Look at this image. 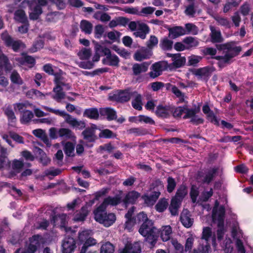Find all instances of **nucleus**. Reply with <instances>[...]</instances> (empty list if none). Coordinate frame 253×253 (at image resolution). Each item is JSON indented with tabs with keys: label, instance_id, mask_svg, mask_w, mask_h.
Masks as SVG:
<instances>
[{
	"label": "nucleus",
	"instance_id": "nucleus-43",
	"mask_svg": "<svg viewBox=\"0 0 253 253\" xmlns=\"http://www.w3.org/2000/svg\"><path fill=\"white\" fill-rule=\"evenodd\" d=\"M32 10L29 14V18L32 20H38L42 13V8L40 5H35Z\"/></svg>",
	"mask_w": 253,
	"mask_h": 253
},
{
	"label": "nucleus",
	"instance_id": "nucleus-44",
	"mask_svg": "<svg viewBox=\"0 0 253 253\" xmlns=\"http://www.w3.org/2000/svg\"><path fill=\"white\" fill-rule=\"evenodd\" d=\"M115 247L109 242L103 243L100 250V253H114Z\"/></svg>",
	"mask_w": 253,
	"mask_h": 253
},
{
	"label": "nucleus",
	"instance_id": "nucleus-30",
	"mask_svg": "<svg viewBox=\"0 0 253 253\" xmlns=\"http://www.w3.org/2000/svg\"><path fill=\"white\" fill-rule=\"evenodd\" d=\"M17 61L22 65L29 64L30 67H33L36 64L35 59L32 56L26 54H23V57L18 58Z\"/></svg>",
	"mask_w": 253,
	"mask_h": 253
},
{
	"label": "nucleus",
	"instance_id": "nucleus-60",
	"mask_svg": "<svg viewBox=\"0 0 253 253\" xmlns=\"http://www.w3.org/2000/svg\"><path fill=\"white\" fill-rule=\"evenodd\" d=\"M44 109L47 111H48L50 113H54L56 115H59L63 118H68V115H70L69 114H67L64 111H60L59 110H56L47 106H44L43 107Z\"/></svg>",
	"mask_w": 253,
	"mask_h": 253
},
{
	"label": "nucleus",
	"instance_id": "nucleus-20",
	"mask_svg": "<svg viewBox=\"0 0 253 253\" xmlns=\"http://www.w3.org/2000/svg\"><path fill=\"white\" fill-rule=\"evenodd\" d=\"M67 215L66 214L62 213L52 216L51 222L54 226L58 225L61 228H65L67 223Z\"/></svg>",
	"mask_w": 253,
	"mask_h": 253
},
{
	"label": "nucleus",
	"instance_id": "nucleus-50",
	"mask_svg": "<svg viewBox=\"0 0 253 253\" xmlns=\"http://www.w3.org/2000/svg\"><path fill=\"white\" fill-rule=\"evenodd\" d=\"M136 96L134 100L132 101V106L136 110L140 111L142 109L141 95L140 94H135Z\"/></svg>",
	"mask_w": 253,
	"mask_h": 253
},
{
	"label": "nucleus",
	"instance_id": "nucleus-19",
	"mask_svg": "<svg viewBox=\"0 0 253 253\" xmlns=\"http://www.w3.org/2000/svg\"><path fill=\"white\" fill-rule=\"evenodd\" d=\"M186 61L185 57L181 56L180 53H176V56L173 59H172V62L168 64V67L170 69L179 68L185 65Z\"/></svg>",
	"mask_w": 253,
	"mask_h": 253
},
{
	"label": "nucleus",
	"instance_id": "nucleus-14",
	"mask_svg": "<svg viewBox=\"0 0 253 253\" xmlns=\"http://www.w3.org/2000/svg\"><path fill=\"white\" fill-rule=\"evenodd\" d=\"M152 55L151 50L145 47H142L139 50H137L134 54V59L137 61H141L144 59L150 58Z\"/></svg>",
	"mask_w": 253,
	"mask_h": 253
},
{
	"label": "nucleus",
	"instance_id": "nucleus-56",
	"mask_svg": "<svg viewBox=\"0 0 253 253\" xmlns=\"http://www.w3.org/2000/svg\"><path fill=\"white\" fill-rule=\"evenodd\" d=\"M166 85L167 86V88H168V86H171L172 92L177 97L181 98L180 99L181 102L184 101V94L179 89L177 86L174 85H172L169 83L167 84Z\"/></svg>",
	"mask_w": 253,
	"mask_h": 253
},
{
	"label": "nucleus",
	"instance_id": "nucleus-59",
	"mask_svg": "<svg viewBox=\"0 0 253 253\" xmlns=\"http://www.w3.org/2000/svg\"><path fill=\"white\" fill-rule=\"evenodd\" d=\"M91 54V49L86 48H83L78 54L81 60H88L90 57Z\"/></svg>",
	"mask_w": 253,
	"mask_h": 253
},
{
	"label": "nucleus",
	"instance_id": "nucleus-1",
	"mask_svg": "<svg viewBox=\"0 0 253 253\" xmlns=\"http://www.w3.org/2000/svg\"><path fill=\"white\" fill-rule=\"evenodd\" d=\"M136 218L138 223H142L138 230L139 234L145 238V241L150 244L151 248L154 247L158 236L153 221L150 219L144 211L138 213Z\"/></svg>",
	"mask_w": 253,
	"mask_h": 253
},
{
	"label": "nucleus",
	"instance_id": "nucleus-5",
	"mask_svg": "<svg viewBox=\"0 0 253 253\" xmlns=\"http://www.w3.org/2000/svg\"><path fill=\"white\" fill-rule=\"evenodd\" d=\"M54 83L55 86L53 88V91L55 93V96L53 97L55 99H62L64 98L65 94L63 91L62 85L65 83L63 82L64 78L58 73L54 75Z\"/></svg>",
	"mask_w": 253,
	"mask_h": 253
},
{
	"label": "nucleus",
	"instance_id": "nucleus-48",
	"mask_svg": "<svg viewBox=\"0 0 253 253\" xmlns=\"http://www.w3.org/2000/svg\"><path fill=\"white\" fill-rule=\"evenodd\" d=\"M202 58L201 56L192 54L188 57L187 66L196 67L202 60Z\"/></svg>",
	"mask_w": 253,
	"mask_h": 253
},
{
	"label": "nucleus",
	"instance_id": "nucleus-32",
	"mask_svg": "<svg viewBox=\"0 0 253 253\" xmlns=\"http://www.w3.org/2000/svg\"><path fill=\"white\" fill-rule=\"evenodd\" d=\"M122 201V197L119 194H117L114 197L108 196L104 199V203H106L108 206H116Z\"/></svg>",
	"mask_w": 253,
	"mask_h": 253
},
{
	"label": "nucleus",
	"instance_id": "nucleus-13",
	"mask_svg": "<svg viewBox=\"0 0 253 253\" xmlns=\"http://www.w3.org/2000/svg\"><path fill=\"white\" fill-rule=\"evenodd\" d=\"M34 149V152L37 155V158L38 159L39 162L42 166L45 167L49 164L51 159L47 156L46 154L42 149L37 146H35Z\"/></svg>",
	"mask_w": 253,
	"mask_h": 253
},
{
	"label": "nucleus",
	"instance_id": "nucleus-49",
	"mask_svg": "<svg viewBox=\"0 0 253 253\" xmlns=\"http://www.w3.org/2000/svg\"><path fill=\"white\" fill-rule=\"evenodd\" d=\"M75 150V146L74 144L71 142H67L66 143L64 150L65 154L68 157H74L75 154L74 153Z\"/></svg>",
	"mask_w": 253,
	"mask_h": 253
},
{
	"label": "nucleus",
	"instance_id": "nucleus-24",
	"mask_svg": "<svg viewBox=\"0 0 253 253\" xmlns=\"http://www.w3.org/2000/svg\"><path fill=\"white\" fill-rule=\"evenodd\" d=\"M90 211V209H87L86 206H83L75 214L74 220L77 222L84 221Z\"/></svg>",
	"mask_w": 253,
	"mask_h": 253
},
{
	"label": "nucleus",
	"instance_id": "nucleus-8",
	"mask_svg": "<svg viewBox=\"0 0 253 253\" xmlns=\"http://www.w3.org/2000/svg\"><path fill=\"white\" fill-rule=\"evenodd\" d=\"M168 68V63L167 61H159L155 62L151 67L152 71L149 75L152 78H155L162 75L164 70Z\"/></svg>",
	"mask_w": 253,
	"mask_h": 253
},
{
	"label": "nucleus",
	"instance_id": "nucleus-58",
	"mask_svg": "<svg viewBox=\"0 0 253 253\" xmlns=\"http://www.w3.org/2000/svg\"><path fill=\"white\" fill-rule=\"evenodd\" d=\"M24 167V163L23 159H14L12 163V169H15L21 172L23 168Z\"/></svg>",
	"mask_w": 253,
	"mask_h": 253
},
{
	"label": "nucleus",
	"instance_id": "nucleus-46",
	"mask_svg": "<svg viewBox=\"0 0 253 253\" xmlns=\"http://www.w3.org/2000/svg\"><path fill=\"white\" fill-rule=\"evenodd\" d=\"M173 43L172 41L166 37L161 40L160 46L164 50H170L172 48Z\"/></svg>",
	"mask_w": 253,
	"mask_h": 253
},
{
	"label": "nucleus",
	"instance_id": "nucleus-15",
	"mask_svg": "<svg viewBox=\"0 0 253 253\" xmlns=\"http://www.w3.org/2000/svg\"><path fill=\"white\" fill-rule=\"evenodd\" d=\"M140 196V194L135 190L129 191L126 195L123 200V202L126 206L131 204L134 205L136 203L138 198Z\"/></svg>",
	"mask_w": 253,
	"mask_h": 253
},
{
	"label": "nucleus",
	"instance_id": "nucleus-6",
	"mask_svg": "<svg viewBox=\"0 0 253 253\" xmlns=\"http://www.w3.org/2000/svg\"><path fill=\"white\" fill-rule=\"evenodd\" d=\"M192 73L206 82H207L211 76V73L214 71V68L209 66L198 69H192Z\"/></svg>",
	"mask_w": 253,
	"mask_h": 253
},
{
	"label": "nucleus",
	"instance_id": "nucleus-9",
	"mask_svg": "<svg viewBox=\"0 0 253 253\" xmlns=\"http://www.w3.org/2000/svg\"><path fill=\"white\" fill-rule=\"evenodd\" d=\"M97 129V126L93 124H91L90 126L85 127L82 132L84 139L87 142H94L97 139V136L95 134Z\"/></svg>",
	"mask_w": 253,
	"mask_h": 253
},
{
	"label": "nucleus",
	"instance_id": "nucleus-34",
	"mask_svg": "<svg viewBox=\"0 0 253 253\" xmlns=\"http://www.w3.org/2000/svg\"><path fill=\"white\" fill-rule=\"evenodd\" d=\"M225 213V208L221 206L217 209L214 208L212 212V219L213 222H215L216 218L224 217Z\"/></svg>",
	"mask_w": 253,
	"mask_h": 253
},
{
	"label": "nucleus",
	"instance_id": "nucleus-63",
	"mask_svg": "<svg viewBox=\"0 0 253 253\" xmlns=\"http://www.w3.org/2000/svg\"><path fill=\"white\" fill-rule=\"evenodd\" d=\"M95 49L97 52L102 53L104 55L106 56H109L111 54V51L108 48L106 47H103L97 42L95 44Z\"/></svg>",
	"mask_w": 253,
	"mask_h": 253
},
{
	"label": "nucleus",
	"instance_id": "nucleus-47",
	"mask_svg": "<svg viewBox=\"0 0 253 253\" xmlns=\"http://www.w3.org/2000/svg\"><path fill=\"white\" fill-rule=\"evenodd\" d=\"M126 245L129 253H141V247L138 242H134L133 244L127 243Z\"/></svg>",
	"mask_w": 253,
	"mask_h": 253
},
{
	"label": "nucleus",
	"instance_id": "nucleus-36",
	"mask_svg": "<svg viewBox=\"0 0 253 253\" xmlns=\"http://www.w3.org/2000/svg\"><path fill=\"white\" fill-rule=\"evenodd\" d=\"M33 117L34 114L32 111L26 110L23 111L20 121L22 124H27L31 121Z\"/></svg>",
	"mask_w": 253,
	"mask_h": 253
},
{
	"label": "nucleus",
	"instance_id": "nucleus-35",
	"mask_svg": "<svg viewBox=\"0 0 253 253\" xmlns=\"http://www.w3.org/2000/svg\"><path fill=\"white\" fill-rule=\"evenodd\" d=\"M128 134H133L135 136H143L148 134L147 129L142 127H133L127 130Z\"/></svg>",
	"mask_w": 253,
	"mask_h": 253
},
{
	"label": "nucleus",
	"instance_id": "nucleus-42",
	"mask_svg": "<svg viewBox=\"0 0 253 253\" xmlns=\"http://www.w3.org/2000/svg\"><path fill=\"white\" fill-rule=\"evenodd\" d=\"M211 30V41L213 43L221 42L223 41V38L220 31H216L212 27Z\"/></svg>",
	"mask_w": 253,
	"mask_h": 253
},
{
	"label": "nucleus",
	"instance_id": "nucleus-4",
	"mask_svg": "<svg viewBox=\"0 0 253 253\" xmlns=\"http://www.w3.org/2000/svg\"><path fill=\"white\" fill-rule=\"evenodd\" d=\"M135 94L136 91H130L129 89H119L115 93L110 94L108 99L110 101L124 103L128 102Z\"/></svg>",
	"mask_w": 253,
	"mask_h": 253
},
{
	"label": "nucleus",
	"instance_id": "nucleus-27",
	"mask_svg": "<svg viewBox=\"0 0 253 253\" xmlns=\"http://www.w3.org/2000/svg\"><path fill=\"white\" fill-rule=\"evenodd\" d=\"M150 63L144 62L141 64L135 63L132 66V71L135 76L138 75L141 73L145 72L148 70Z\"/></svg>",
	"mask_w": 253,
	"mask_h": 253
},
{
	"label": "nucleus",
	"instance_id": "nucleus-38",
	"mask_svg": "<svg viewBox=\"0 0 253 253\" xmlns=\"http://www.w3.org/2000/svg\"><path fill=\"white\" fill-rule=\"evenodd\" d=\"M92 24L86 20H82L80 23L81 31L86 34H90L92 30Z\"/></svg>",
	"mask_w": 253,
	"mask_h": 253
},
{
	"label": "nucleus",
	"instance_id": "nucleus-2",
	"mask_svg": "<svg viewBox=\"0 0 253 253\" xmlns=\"http://www.w3.org/2000/svg\"><path fill=\"white\" fill-rule=\"evenodd\" d=\"M241 50L240 46H234L233 42H227L224 43V55H217L212 58L218 61L217 66L221 69L231 64L233 61L232 59L238 55Z\"/></svg>",
	"mask_w": 253,
	"mask_h": 253
},
{
	"label": "nucleus",
	"instance_id": "nucleus-7",
	"mask_svg": "<svg viewBox=\"0 0 253 253\" xmlns=\"http://www.w3.org/2000/svg\"><path fill=\"white\" fill-rule=\"evenodd\" d=\"M76 247L75 239L71 236L68 235L62 241L61 245L62 253H73Z\"/></svg>",
	"mask_w": 253,
	"mask_h": 253
},
{
	"label": "nucleus",
	"instance_id": "nucleus-61",
	"mask_svg": "<svg viewBox=\"0 0 253 253\" xmlns=\"http://www.w3.org/2000/svg\"><path fill=\"white\" fill-rule=\"evenodd\" d=\"M185 27V35L189 34L196 35L197 34L198 28L195 25L192 23H187Z\"/></svg>",
	"mask_w": 253,
	"mask_h": 253
},
{
	"label": "nucleus",
	"instance_id": "nucleus-26",
	"mask_svg": "<svg viewBox=\"0 0 253 253\" xmlns=\"http://www.w3.org/2000/svg\"><path fill=\"white\" fill-rule=\"evenodd\" d=\"M99 111L95 107L85 109L83 116L92 120H98L99 117Z\"/></svg>",
	"mask_w": 253,
	"mask_h": 253
},
{
	"label": "nucleus",
	"instance_id": "nucleus-55",
	"mask_svg": "<svg viewBox=\"0 0 253 253\" xmlns=\"http://www.w3.org/2000/svg\"><path fill=\"white\" fill-rule=\"evenodd\" d=\"M199 195V188L195 185H192L190 191V197L193 203L197 202V197Z\"/></svg>",
	"mask_w": 253,
	"mask_h": 253
},
{
	"label": "nucleus",
	"instance_id": "nucleus-31",
	"mask_svg": "<svg viewBox=\"0 0 253 253\" xmlns=\"http://www.w3.org/2000/svg\"><path fill=\"white\" fill-rule=\"evenodd\" d=\"M7 150L5 148L1 147L0 152V169L5 166H9L10 162L8 159Z\"/></svg>",
	"mask_w": 253,
	"mask_h": 253
},
{
	"label": "nucleus",
	"instance_id": "nucleus-41",
	"mask_svg": "<svg viewBox=\"0 0 253 253\" xmlns=\"http://www.w3.org/2000/svg\"><path fill=\"white\" fill-rule=\"evenodd\" d=\"M108 206L106 203H104V200L102 203H101L93 211L94 214V218L96 220L99 218V215H103V214L106 212V208Z\"/></svg>",
	"mask_w": 253,
	"mask_h": 253
},
{
	"label": "nucleus",
	"instance_id": "nucleus-3",
	"mask_svg": "<svg viewBox=\"0 0 253 253\" xmlns=\"http://www.w3.org/2000/svg\"><path fill=\"white\" fill-rule=\"evenodd\" d=\"M78 239L80 244H82V247L79 248V251L81 250V253H84L88 248L94 247L97 243L96 239L89 236V233L87 230L79 232Z\"/></svg>",
	"mask_w": 253,
	"mask_h": 253
},
{
	"label": "nucleus",
	"instance_id": "nucleus-33",
	"mask_svg": "<svg viewBox=\"0 0 253 253\" xmlns=\"http://www.w3.org/2000/svg\"><path fill=\"white\" fill-rule=\"evenodd\" d=\"M172 233V228L169 225H166L162 227L161 233V238L164 242L169 241L170 238Z\"/></svg>",
	"mask_w": 253,
	"mask_h": 253
},
{
	"label": "nucleus",
	"instance_id": "nucleus-18",
	"mask_svg": "<svg viewBox=\"0 0 253 253\" xmlns=\"http://www.w3.org/2000/svg\"><path fill=\"white\" fill-rule=\"evenodd\" d=\"M160 194V192L154 191L149 195L145 194L142 196V199L147 206H153L158 199Z\"/></svg>",
	"mask_w": 253,
	"mask_h": 253
},
{
	"label": "nucleus",
	"instance_id": "nucleus-45",
	"mask_svg": "<svg viewBox=\"0 0 253 253\" xmlns=\"http://www.w3.org/2000/svg\"><path fill=\"white\" fill-rule=\"evenodd\" d=\"M168 202L166 198L161 199L155 206L156 210L159 212H164L168 208Z\"/></svg>",
	"mask_w": 253,
	"mask_h": 253
},
{
	"label": "nucleus",
	"instance_id": "nucleus-40",
	"mask_svg": "<svg viewBox=\"0 0 253 253\" xmlns=\"http://www.w3.org/2000/svg\"><path fill=\"white\" fill-rule=\"evenodd\" d=\"M59 136L65 137L67 139L75 138L74 132L70 129L67 128H61L58 130Z\"/></svg>",
	"mask_w": 253,
	"mask_h": 253
},
{
	"label": "nucleus",
	"instance_id": "nucleus-12",
	"mask_svg": "<svg viewBox=\"0 0 253 253\" xmlns=\"http://www.w3.org/2000/svg\"><path fill=\"white\" fill-rule=\"evenodd\" d=\"M116 220V217L114 213L106 212L103 215L100 214L99 218L95 220L103 224L105 227H109L115 222Z\"/></svg>",
	"mask_w": 253,
	"mask_h": 253
},
{
	"label": "nucleus",
	"instance_id": "nucleus-25",
	"mask_svg": "<svg viewBox=\"0 0 253 253\" xmlns=\"http://www.w3.org/2000/svg\"><path fill=\"white\" fill-rule=\"evenodd\" d=\"M169 37L172 39H175L180 36L185 35V29L182 26H175L168 29Z\"/></svg>",
	"mask_w": 253,
	"mask_h": 253
},
{
	"label": "nucleus",
	"instance_id": "nucleus-11",
	"mask_svg": "<svg viewBox=\"0 0 253 253\" xmlns=\"http://www.w3.org/2000/svg\"><path fill=\"white\" fill-rule=\"evenodd\" d=\"M41 236L39 234H36L32 236L29 239L30 244H29L26 250L22 253H35L40 247L41 243L40 242V239Z\"/></svg>",
	"mask_w": 253,
	"mask_h": 253
},
{
	"label": "nucleus",
	"instance_id": "nucleus-17",
	"mask_svg": "<svg viewBox=\"0 0 253 253\" xmlns=\"http://www.w3.org/2000/svg\"><path fill=\"white\" fill-rule=\"evenodd\" d=\"M188 194V187L185 184L182 183L177 189L175 196L171 199L181 203Z\"/></svg>",
	"mask_w": 253,
	"mask_h": 253
},
{
	"label": "nucleus",
	"instance_id": "nucleus-37",
	"mask_svg": "<svg viewBox=\"0 0 253 253\" xmlns=\"http://www.w3.org/2000/svg\"><path fill=\"white\" fill-rule=\"evenodd\" d=\"M11 74L10 76V79L11 83L15 84L22 85L23 84V81L20 74L16 70L11 71Z\"/></svg>",
	"mask_w": 253,
	"mask_h": 253
},
{
	"label": "nucleus",
	"instance_id": "nucleus-10",
	"mask_svg": "<svg viewBox=\"0 0 253 253\" xmlns=\"http://www.w3.org/2000/svg\"><path fill=\"white\" fill-rule=\"evenodd\" d=\"M171 105H163L160 104L156 107L155 115L159 118L169 119L172 114Z\"/></svg>",
	"mask_w": 253,
	"mask_h": 253
},
{
	"label": "nucleus",
	"instance_id": "nucleus-21",
	"mask_svg": "<svg viewBox=\"0 0 253 253\" xmlns=\"http://www.w3.org/2000/svg\"><path fill=\"white\" fill-rule=\"evenodd\" d=\"M65 122L71 126L79 130H83L85 128V123L83 121H78L77 119L68 115V118H65Z\"/></svg>",
	"mask_w": 253,
	"mask_h": 253
},
{
	"label": "nucleus",
	"instance_id": "nucleus-29",
	"mask_svg": "<svg viewBox=\"0 0 253 253\" xmlns=\"http://www.w3.org/2000/svg\"><path fill=\"white\" fill-rule=\"evenodd\" d=\"M120 60L119 57L116 54H111L109 56H106L105 58L102 60V63L104 64L108 65L111 66H119Z\"/></svg>",
	"mask_w": 253,
	"mask_h": 253
},
{
	"label": "nucleus",
	"instance_id": "nucleus-53",
	"mask_svg": "<svg viewBox=\"0 0 253 253\" xmlns=\"http://www.w3.org/2000/svg\"><path fill=\"white\" fill-rule=\"evenodd\" d=\"M215 20L218 25L223 26L226 28H230L231 27V23L227 18L217 16L215 18Z\"/></svg>",
	"mask_w": 253,
	"mask_h": 253
},
{
	"label": "nucleus",
	"instance_id": "nucleus-64",
	"mask_svg": "<svg viewBox=\"0 0 253 253\" xmlns=\"http://www.w3.org/2000/svg\"><path fill=\"white\" fill-rule=\"evenodd\" d=\"M211 249L210 244L199 246L197 249H194L192 253H209Z\"/></svg>",
	"mask_w": 253,
	"mask_h": 253
},
{
	"label": "nucleus",
	"instance_id": "nucleus-57",
	"mask_svg": "<svg viewBox=\"0 0 253 253\" xmlns=\"http://www.w3.org/2000/svg\"><path fill=\"white\" fill-rule=\"evenodd\" d=\"M180 204L181 203L171 199L169 209L172 215L175 216L178 214V209Z\"/></svg>",
	"mask_w": 253,
	"mask_h": 253
},
{
	"label": "nucleus",
	"instance_id": "nucleus-62",
	"mask_svg": "<svg viewBox=\"0 0 253 253\" xmlns=\"http://www.w3.org/2000/svg\"><path fill=\"white\" fill-rule=\"evenodd\" d=\"M212 235L211 229L210 227H204L203 229L202 239L206 241V244H209L208 242Z\"/></svg>",
	"mask_w": 253,
	"mask_h": 253
},
{
	"label": "nucleus",
	"instance_id": "nucleus-22",
	"mask_svg": "<svg viewBox=\"0 0 253 253\" xmlns=\"http://www.w3.org/2000/svg\"><path fill=\"white\" fill-rule=\"evenodd\" d=\"M190 212L188 210H183L181 213L180 219L182 225L186 228L192 226L193 223V219L190 217Z\"/></svg>",
	"mask_w": 253,
	"mask_h": 253
},
{
	"label": "nucleus",
	"instance_id": "nucleus-54",
	"mask_svg": "<svg viewBox=\"0 0 253 253\" xmlns=\"http://www.w3.org/2000/svg\"><path fill=\"white\" fill-rule=\"evenodd\" d=\"M116 134L114 133L112 130L109 129H104L101 131L99 134L100 138H113L116 137Z\"/></svg>",
	"mask_w": 253,
	"mask_h": 253
},
{
	"label": "nucleus",
	"instance_id": "nucleus-39",
	"mask_svg": "<svg viewBox=\"0 0 253 253\" xmlns=\"http://www.w3.org/2000/svg\"><path fill=\"white\" fill-rule=\"evenodd\" d=\"M217 171L218 169L216 168H213L209 170L203 179V182L210 184L215 177Z\"/></svg>",
	"mask_w": 253,
	"mask_h": 253
},
{
	"label": "nucleus",
	"instance_id": "nucleus-51",
	"mask_svg": "<svg viewBox=\"0 0 253 253\" xmlns=\"http://www.w3.org/2000/svg\"><path fill=\"white\" fill-rule=\"evenodd\" d=\"M1 39L3 41L5 45L7 47H10V45L14 41L11 36L8 34L6 30L4 31L1 34Z\"/></svg>",
	"mask_w": 253,
	"mask_h": 253
},
{
	"label": "nucleus",
	"instance_id": "nucleus-52",
	"mask_svg": "<svg viewBox=\"0 0 253 253\" xmlns=\"http://www.w3.org/2000/svg\"><path fill=\"white\" fill-rule=\"evenodd\" d=\"M172 110L171 115L175 118H181V115L185 112V105L175 107L172 106Z\"/></svg>",
	"mask_w": 253,
	"mask_h": 253
},
{
	"label": "nucleus",
	"instance_id": "nucleus-16",
	"mask_svg": "<svg viewBox=\"0 0 253 253\" xmlns=\"http://www.w3.org/2000/svg\"><path fill=\"white\" fill-rule=\"evenodd\" d=\"M99 113L101 116H106V119L108 121H112L117 119V112L114 109L111 107L100 108Z\"/></svg>",
	"mask_w": 253,
	"mask_h": 253
},
{
	"label": "nucleus",
	"instance_id": "nucleus-23",
	"mask_svg": "<svg viewBox=\"0 0 253 253\" xmlns=\"http://www.w3.org/2000/svg\"><path fill=\"white\" fill-rule=\"evenodd\" d=\"M0 68L3 69L6 73L11 72L13 69L9 59L4 54L0 55Z\"/></svg>",
	"mask_w": 253,
	"mask_h": 253
},
{
	"label": "nucleus",
	"instance_id": "nucleus-28",
	"mask_svg": "<svg viewBox=\"0 0 253 253\" xmlns=\"http://www.w3.org/2000/svg\"><path fill=\"white\" fill-rule=\"evenodd\" d=\"M14 19L23 24H28L27 17L23 9H18L15 11Z\"/></svg>",
	"mask_w": 253,
	"mask_h": 253
}]
</instances>
